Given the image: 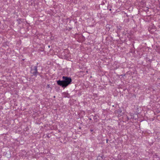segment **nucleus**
Wrapping results in <instances>:
<instances>
[{"label":"nucleus","mask_w":160,"mask_h":160,"mask_svg":"<svg viewBox=\"0 0 160 160\" xmlns=\"http://www.w3.org/2000/svg\"><path fill=\"white\" fill-rule=\"evenodd\" d=\"M47 86L49 87V85H48Z\"/></svg>","instance_id":"nucleus-5"},{"label":"nucleus","mask_w":160,"mask_h":160,"mask_svg":"<svg viewBox=\"0 0 160 160\" xmlns=\"http://www.w3.org/2000/svg\"><path fill=\"white\" fill-rule=\"evenodd\" d=\"M62 80H58L57 81V84L62 86L63 88H66L69 85L71 84L72 80L70 77H68L66 76H63L62 77Z\"/></svg>","instance_id":"nucleus-1"},{"label":"nucleus","mask_w":160,"mask_h":160,"mask_svg":"<svg viewBox=\"0 0 160 160\" xmlns=\"http://www.w3.org/2000/svg\"><path fill=\"white\" fill-rule=\"evenodd\" d=\"M18 21H20L21 22H22V19H19L18 20Z\"/></svg>","instance_id":"nucleus-3"},{"label":"nucleus","mask_w":160,"mask_h":160,"mask_svg":"<svg viewBox=\"0 0 160 160\" xmlns=\"http://www.w3.org/2000/svg\"><path fill=\"white\" fill-rule=\"evenodd\" d=\"M31 73L33 74V75H36L38 73L37 67L36 66H34L33 68L31 69Z\"/></svg>","instance_id":"nucleus-2"},{"label":"nucleus","mask_w":160,"mask_h":160,"mask_svg":"<svg viewBox=\"0 0 160 160\" xmlns=\"http://www.w3.org/2000/svg\"><path fill=\"white\" fill-rule=\"evenodd\" d=\"M82 112L83 113L84 115H85V112L84 111H82Z\"/></svg>","instance_id":"nucleus-4"},{"label":"nucleus","mask_w":160,"mask_h":160,"mask_svg":"<svg viewBox=\"0 0 160 160\" xmlns=\"http://www.w3.org/2000/svg\"><path fill=\"white\" fill-rule=\"evenodd\" d=\"M92 131H93V130H91V132H92Z\"/></svg>","instance_id":"nucleus-6"}]
</instances>
